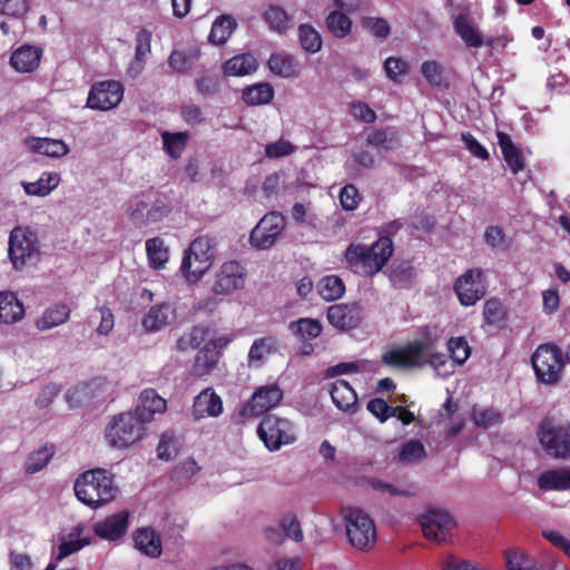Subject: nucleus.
Segmentation results:
<instances>
[{
	"label": "nucleus",
	"instance_id": "obj_1",
	"mask_svg": "<svg viewBox=\"0 0 570 570\" xmlns=\"http://www.w3.org/2000/svg\"><path fill=\"white\" fill-rule=\"evenodd\" d=\"M451 362L444 354L434 352L430 338L416 340L405 346L385 352L381 360L396 368H415L430 364L436 375L446 377L454 371V364L462 365L470 356V347L463 337H451L448 342Z\"/></svg>",
	"mask_w": 570,
	"mask_h": 570
},
{
	"label": "nucleus",
	"instance_id": "obj_2",
	"mask_svg": "<svg viewBox=\"0 0 570 570\" xmlns=\"http://www.w3.org/2000/svg\"><path fill=\"white\" fill-rule=\"evenodd\" d=\"M393 253V243L389 237H381L372 245L351 244L344 258L347 267L355 274L372 276L386 265Z\"/></svg>",
	"mask_w": 570,
	"mask_h": 570
},
{
	"label": "nucleus",
	"instance_id": "obj_3",
	"mask_svg": "<svg viewBox=\"0 0 570 570\" xmlns=\"http://www.w3.org/2000/svg\"><path fill=\"white\" fill-rule=\"evenodd\" d=\"M75 494L86 505L97 509L116 499L118 488L112 475L105 469L81 473L73 485Z\"/></svg>",
	"mask_w": 570,
	"mask_h": 570
},
{
	"label": "nucleus",
	"instance_id": "obj_4",
	"mask_svg": "<svg viewBox=\"0 0 570 570\" xmlns=\"http://www.w3.org/2000/svg\"><path fill=\"white\" fill-rule=\"evenodd\" d=\"M145 425L135 412H122L112 417L106 430V439L111 448H129L144 438Z\"/></svg>",
	"mask_w": 570,
	"mask_h": 570
},
{
	"label": "nucleus",
	"instance_id": "obj_5",
	"mask_svg": "<svg viewBox=\"0 0 570 570\" xmlns=\"http://www.w3.org/2000/svg\"><path fill=\"white\" fill-rule=\"evenodd\" d=\"M40 245L36 232L29 226L13 227L8 239V257L16 271L38 258Z\"/></svg>",
	"mask_w": 570,
	"mask_h": 570
},
{
	"label": "nucleus",
	"instance_id": "obj_6",
	"mask_svg": "<svg viewBox=\"0 0 570 570\" xmlns=\"http://www.w3.org/2000/svg\"><path fill=\"white\" fill-rule=\"evenodd\" d=\"M350 543L358 550L371 549L376 542V528L372 518L358 508L343 510Z\"/></svg>",
	"mask_w": 570,
	"mask_h": 570
},
{
	"label": "nucleus",
	"instance_id": "obj_7",
	"mask_svg": "<svg viewBox=\"0 0 570 570\" xmlns=\"http://www.w3.org/2000/svg\"><path fill=\"white\" fill-rule=\"evenodd\" d=\"M214 258L212 239L208 236L195 238L185 252L181 273L190 282H197L212 266Z\"/></svg>",
	"mask_w": 570,
	"mask_h": 570
},
{
	"label": "nucleus",
	"instance_id": "obj_8",
	"mask_svg": "<svg viewBox=\"0 0 570 570\" xmlns=\"http://www.w3.org/2000/svg\"><path fill=\"white\" fill-rule=\"evenodd\" d=\"M531 363L540 383L554 385L561 380L563 360L561 350L557 345L552 343L539 345L532 354Z\"/></svg>",
	"mask_w": 570,
	"mask_h": 570
},
{
	"label": "nucleus",
	"instance_id": "obj_9",
	"mask_svg": "<svg viewBox=\"0 0 570 570\" xmlns=\"http://www.w3.org/2000/svg\"><path fill=\"white\" fill-rule=\"evenodd\" d=\"M538 439L548 455L570 459V424L546 419L540 423Z\"/></svg>",
	"mask_w": 570,
	"mask_h": 570
},
{
	"label": "nucleus",
	"instance_id": "obj_10",
	"mask_svg": "<svg viewBox=\"0 0 570 570\" xmlns=\"http://www.w3.org/2000/svg\"><path fill=\"white\" fill-rule=\"evenodd\" d=\"M257 433L269 451H277L283 445L292 444L296 440L295 428L287 419L266 415L261 421Z\"/></svg>",
	"mask_w": 570,
	"mask_h": 570
},
{
	"label": "nucleus",
	"instance_id": "obj_11",
	"mask_svg": "<svg viewBox=\"0 0 570 570\" xmlns=\"http://www.w3.org/2000/svg\"><path fill=\"white\" fill-rule=\"evenodd\" d=\"M453 288L462 306H473L487 294L485 273L470 268L456 278Z\"/></svg>",
	"mask_w": 570,
	"mask_h": 570
},
{
	"label": "nucleus",
	"instance_id": "obj_12",
	"mask_svg": "<svg viewBox=\"0 0 570 570\" xmlns=\"http://www.w3.org/2000/svg\"><path fill=\"white\" fill-rule=\"evenodd\" d=\"M283 397V390L277 384L259 386L242 406L240 415L244 417L259 416L276 407Z\"/></svg>",
	"mask_w": 570,
	"mask_h": 570
},
{
	"label": "nucleus",
	"instance_id": "obj_13",
	"mask_svg": "<svg viewBox=\"0 0 570 570\" xmlns=\"http://www.w3.org/2000/svg\"><path fill=\"white\" fill-rule=\"evenodd\" d=\"M285 228V218L276 212L267 213L253 228L249 240L257 249L271 248Z\"/></svg>",
	"mask_w": 570,
	"mask_h": 570
},
{
	"label": "nucleus",
	"instance_id": "obj_14",
	"mask_svg": "<svg viewBox=\"0 0 570 570\" xmlns=\"http://www.w3.org/2000/svg\"><path fill=\"white\" fill-rule=\"evenodd\" d=\"M170 213V207L160 199L149 204L142 198L130 200L127 214L136 227H144L149 224L163 220Z\"/></svg>",
	"mask_w": 570,
	"mask_h": 570
},
{
	"label": "nucleus",
	"instance_id": "obj_15",
	"mask_svg": "<svg viewBox=\"0 0 570 570\" xmlns=\"http://www.w3.org/2000/svg\"><path fill=\"white\" fill-rule=\"evenodd\" d=\"M420 524L426 539L438 543L446 541L448 534L456 525L453 517L441 509H430L420 518Z\"/></svg>",
	"mask_w": 570,
	"mask_h": 570
},
{
	"label": "nucleus",
	"instance_id": "obj_16",
	"mask_svg": "<svg viewBox=\"0 0 570 570\" xmlns=\"http://www.w3.org/2000/svg\"><path fill=\"white\" fill-rule=\"evenodd\" d=\"M122 98L124 87L119 81H101L91 87L86 107L96 110H109L117 107Z\"/></svg>",
	"mask_w": 570,
	"mask_h": 570
},
{
	"label": "nucleus",
	"instance_id": "obj_17",
	"mask_svg": "<svg viewBox=\"0 0 570 570\" xmlns=\"http://www.w3.org/2000/svg\"><path fill=\"white\" fill-rule=\"evenodd\" d=\"M245 268L237 262L224 263L216 274L213 292L218 295H229L245 285Z\"/></svg>",
	"mask_w": 570,
	"mask_h": 570
},
{
	"label": "nucleus",
	"instance_id": "obj_18",
	"mask_svg": "<svg viewBox=\"0 0 570 570\" xmlns=\"http://www.w3.org/2000/svg\"><path fill=\"white\" fill-rule=\"evenodd\" d=\"M130 512L121 510L110 514L94 524V532L102 540L116 542L121 540L128 531Z\"/></svg>",
	"mask_w": 570,
	"mask_h": 570
},
{
	"label": "nucleus",
	"instance_id": "obj_19",
	"mask_svg": "<svg viewBox=\"0 0 570 570\" xmlns=\"http://www.w3.org/2000/svg\"><path fill=\"white\" fill-rule=\"evenodd\" d=\"M223 413V401L212 387L204 389L194 400L193 414L196 419L217 417Z\"/></svg>",
	"mask_w": 570,
	"mask_h": 570
},
{
	"label": "nucleus",
	"instance_id": "obj_20",
	"mask_svg": "<svg viewBox=\"0 0 570 570\" xmlns=\"http://www.w3.org/2000/svg\"><path fill=\"white\" fill-rule=\"evenodd\" d=\"M167 409V402L154 389H146L140 393L139 403L135 413L145 422L154 420L155 414L164 413Z\"/></svg>",
	"mask_w": 570,
	"mask_h": 570
},
{
	"label": "nucleus",
	"instance_id": "obj_21",
	"mask_svg": "<svg viewBox=\"0 0 570 570\" xmlns=\"http://www.w3.org/2000/svg\"><path fill=\"white\" fill-rule=\"evenodd\" d=\"M175 318V309L169 303L153 305L144 315L141 325L146 332H157L168 326Z\"/></svg>",
	"mask_w": 570,
	"mask_h": 570
},
{
	"label": "nucleus",
	"instance_id": "obj_22",
	"mask_svg": "<svg viewBox=\"0 0 570 570\" xmlns=\"http://www.w3.org/2000/svg\"><path fill=\"white\" fill-rule=\"evenodd\" d=\"M24 146L33 153L51 158H60L69 153L68 145L61 139L29 136L24 139Z\"/></svg>",
	"mask_w": 570,
	"mask_h": 570
},
{
	"label": "nucleus",
	"instance_id": "obj_23",
	"mask_svg": "<svg viewBox=\"0 0 570 570\" xmlns=\"http://www.w3.org/2000/svg\"><path fill=\"white\" fill-rule=\"evenodd\" d=\"M24 316V307L18 295L11 291L0 292V323L13 325Z\"/></svg>",
	"mask_w": 570,
	"mask_h": 570
},
{
	"label": "nucleus",
	"instance_id": "obj_24",
	"mask_svg": "<svg viewBox=\"0 0 570 570\" xmlns=\"http://www.w3.org/2000/svg\"><path fill=\"white\" fill-rule=\"evenodd\" d=\"M42 50L39 47L23 45L14 50L10 63L19 72H32L40 63Z\"/></svg>",
	"mask_w": 570,
	"mask_h": 570
},
{
	"label": "nucleus",
	"instance_id": "obj_25",
	"mask_svg": "<svg viewBox=\"0 0 570 570\" xmlns=\"http://www.w3.org/2000/svg\"><path fill=\"white\" fill-rule=\"evenodd\" d=\"M269 71L281 78H295L301 73V65L294 56L285 51L274 52L267 60Z\"/></svg>",
	"mask_w": 570,
	"mask_h": 570
},
{
	"label": "nucleus",
	"instance_id": "obj_26",
	"mask_svg": "<svg viewBox=\"0 0 570 570\" xmlns=\"http://www.w3.org/2000/svg\"><path fill=\"white\" fill-rule=\"evenodd\" d=\"M135 548L150 558L161 556L163 547L160 535L150 527H142L135 531Z\"/></svg>",
	"mask_w": 570,
	"mask_h": 570
},
{
	"label": "nucleus",
	"instance_id": "obj_27",
	"mask_svg": "<svg viewBox=\"0 0 570 570\" xmlns=\"http://www.w3.org/2000/svg\"><path fill=\"white\" fill-rule=\"evenodd\" d=\"M80 534L81 529L77 527L68 535L62 537L61 542L52 548L50 562H56V564L58 566L60 561L76 553L83 547L88 546L89 540L81 539Z\"/></svg>",
	"mask_w": 570,
	"mask_h": 570
},
{
	"label": "nucleus",
	"instance_id": "obj_28",
	"mask_svg": "<svg viewBox=\"0 0 570 570\" xmlns=\"http://www.w3.org/2000/svg\"><path fill=\"white\" fill-rule=\"evenodd\" d=\"M538 487L542 491L570 490V468L547 470L538 476Z\"/></svg>",
	"mask_w": 570,
	"mask_h": 570
},
{
	"label": "nucleus",
	"instance_id": "obj_29",
	"mask_svg": "<svg viewBox=\"0 0 570 570\" xmlns=\"http://www.w3.org/2000/svg\"><path fill=\"white\" fill-rule=\"evenodd\" d=\"M326 316L328 322L337 328H353L360 322L356 307L346 304L330 306Z\"/></svg>",
	"mask_w": 570,
	"mask_h": 570
},
{
	"label": "nucleus",
	"instance_id": "obj_30",
	"mask_svg": "<svg viewBox=\"0 0 570 570\" xmlns=\"http://www.w3.org/2000/svg\"><path fill=\"white\" fill-rule=\"evenodd\" d=\"M276 348V340L273 336H264L256 338L247 355V365L250 368L262 367L268 355Z\"/></svg>",
	"mask_w": 570,
	"mask_h": 570
},
{
	"label": "nucleus",
	"instance_id": "obj_31",
	"mask_svg": "<svg viewBox=\"0 0 570 570\" xmlns=\"http://www.w3.org/2000/svg\"><path fill=\"white\" fill-rule=\"evenodd\" d=\"M498 144L511 171L515 175L525 166L523 154L515 147L511 137L505 132H498Z\"/></svg>",
	"mask_w": 570,
	"mask_h": 570
},
{
	"label": "nucleus",
	"instance_id": "obj_32",
	"mask_svg": "<svg viewBox=\"0 0 570 570\" xmlns=\"http://www.w3.org/2000/svg\"><path fill=\"white\" fill-rule=\"evenodd\" d=\"M71 309L67 304H55L42 313L36 321V326L40 331H47L65 324L70 317Z\"/></svg>",
	"mask_w": 570,
	"mask_h": 570
},
{
	"label": "nucleus",
	"instance_id": "obj_33",
	"mask_svg": "<svg viewBox=\"0 0 570 570\" xmlns=\"http://www.w3.org/2000/svg\"><path fill=\"white\" fill-rule=\"evenodd\" d=\"M331 397L334 404L343 411H348L357 403V395L354 389L345 380H336L331 384Z\"/></svg>",
	"mask_w": 570,
	"mask_h": 570
},
{
	"label": "nucleus",
	"instance_id": "obj_34",
	"mask_svg": "<svg viewBox=\"0 0 570 570\" xmlns=\"http://www.w3.org/2000/svg\"><path fill=\"white\" fill-rule=\"evenodd\" d=\"M151 32L141 29L136 36L135 61L129 66L128 72L131 77H137L144 69L145 60L151 49Z\"/></svg>",
	"mask_w": 570,
	"mask_h": 570
},
{
	"label": "nucleus",
	"instance_id": "obj_35",
	"mask_svg": "<svg viewBox=\"0 0 570 570\" xmlns=\"http://www.w3.org/2000/svg\"><path fill=\"white\" fill-rule=\"evenodd\" d=\"M258 67L256 58L250 53L237 55L223 65L227 76H246L256 71Z\"/></svg>",
	"mask_w": 570,
	"mask_h": 570
},
{
	"label": "nucleus",
	"instance_id": "obj_36",
	"mask_svg": "<svg viewBox=\"0 0 570 570\" xmlns=\"http://www.w3.org/2000/svg\"><path fill=\"white\" fill-rule=\"evenodd\" d=\"M60 176L58 174L45 171L36 181H23L22 187L28 195L45 197L58 186Z\"/></svg>",
	"mask_w": 570,
	"mask_h": 570
},
{
	"label": "nucleus",
	"instance_id": "obj_37",
	"mask_svg": "<svg viewBox=\"0 0 570 570\" xmlns=\"http://www.w3.org/2000/svg\"><path fill=\"white\" fill-rule=\"evenodd\" d=\"M242 98L248 106L265 105L274 98V88L267 82H258L246 87L243 90Z\"/></svg>",
	"mask_w": 570,
	"mask_h": 570
},
{
	"label": "nucleus",
	"instance_id": "obj_38",
	"mask_svg": "<svg viewBox=\"0 0 570 570\" xmlns=\"http://www.w3.org/2000/svg\"><path fill=\"white\" fill-rule=\"evenodd\" d=\"M55 455L53 445H42L30 452L24 461V471L35 474L45 469Z\"/></svg>",
	"mask_w": 570,
	"mask_h": 570
},
{
	"label": "nucleus",
	"instance_id": "obj_39",
	"mask_svg": "<svg viewBox=\"0 0 570 570\" xmlns=\"http://www.w3.org/2000/svg\"><path fill=\"white\" fill-rule=\"evenodd\" d=\"M146 253L149 266L155 269L165 267L168 261L169 252L165 242L160 237H153L146 240Z\"/></svg>",
	"mask_w": 570,
	"mask_h": 570
},
{
	"label": "nucleus",
	"instance_id": "obj_40",
	"mask_svg": "<svg viewBox=\"0 0 570 570\" xmlns=\"http://www.w3.org/2000/svg\"><path fill=\"white\" fill-rule=\"evenodd\" d=\"M317 292L321 297L327 302L336 301L345 293L343 281L336 275H327L322 277L317 285Z\"/></svg>",
	"mask_w": 570,
	"mask_h": 570
},
{
	"label": "nucleus",
	"instance_id": "obj_41",
	"mask_svg": "<svg viewBox=\"0 0 570 570\" xmlns=\"http://www.w3.org/2000/svg\"><path fill=\"white\" fill-rule=\"evenodd\" d=\"M236 21L227 14L218 17L212 26L208 39L215 45H223L230 37L232 32L236 28Z\"/></svg>",
	"mask_w": 570,
	"mask_h": 570
},
{
	"label": "nucleus",
	"instance_id": "obj_42",
	"mask_svg": "<svg viewBox=\"0 0 570 570\" xmlns=\"http://www.w3.org/2000/svg\"><path fill=\"white\" fill-rule=\"evenodd\" d=\"M264 21L272 30L284 33L291 28V18L284 9L278 6H269L263 13Z\"/></svg>",
	"mask_w": 570,
	"mask_h": 570
},
{
	"label": "nucleus",
	"instance_id": "obj_43",
	"mask_svg": "<svg viewBox=\"0 0 570 570\" xmlns=\"http://www.w3.org/2000/svg\"><path fill=\"white\" fill-rule=\"evenodd\" d=\"M455 32L461 37L466 46L479 48L483 41L479 32L465 16H459L454 20Z\"/></svg>",
	"mask_w": 570,
	"mask_h": 570
},
{
	"label": "nucleus",
	"instance_id": "obj_44",
	"mask_svg": "<svg viewBox=\"0 0 570 570\" xmlns=\"http://www.w3.org/2000/svg\"><path fill=\"white\" fill-rule=\"evenodd\" d=\"M289 330L303 341L314 340L320 336L322 325L314 318H299L289 323Z\"/></svg>",
	"mask_w": 570,
	"mask_h": 570
},
{
	"label": "nucleus",
	"instance_id": "obj_45",
	"mask_svg": "<svg viewBox=\"0 0 570 570\" xmlns=\"http://www.w3.org/2000/svg\"><path fill=\"white\" fill-rule=\"evenodd\" d=\"M163 145L165 151L171 158H179L186 148L188 135L186 132H168L161 134Z\"/></svg>",
	"mask_w": 570,
	"mask_h": 570
},
{
	"label": "nucleus",
	"instance_id": "obj_46",
	"mask_svg": "<svg viewBox=\"0 0 570 570\" xmlns=\"http://www.w3.org/2000/svg\"><path fill=\"white\" fill-rule=\"evenodd\" d=\"M326 26L334 37L344 38L351 32L352 21L341 11H332L326 18Z\"/></svg>",
	"mask_w": 570,
	"mask_h": 570
},
{
	"label": "nucleus",
	"instance_id": "obj_47",
	"mask_svg": "<svg viewBox=\"0 0 570 570\" xmlns=\"http://www.w3.org/2000/svg\"><path fill=\"white\" fill-rule=\"evenodd\" d=\"M298 37L302 48L315 53L322 48V38L320 33L311 24H301L298 27Z\"/></svg>",
	"mask_w": 570,
	"mask_h": 570
},
{
	"label": "nucleus",
	"instance_id": "obj_48",
	"mask_svg": "<svg viewBox=\"0 0 570 570\" xmlns=\"http://www.w3.org/2000/svg\"><path fill=\"white\" fill-rule=\"evenodd\" d=\"M179 452V445L176 435L170 432H164L160 435L157 445V456L163 461L173 460Z\"/></svg>",
	"mask_w": 570,
	"mask_h": 570
},
{
	"label": "nucleus",
	"instance_id": "obj_49",
	"mask_svg": "<svg viewBox=\"0 0 570 570\" xmlns=\"http://www.w3.org/2000/svg\"><path fill=\"white\" fill-rule=\"evenodd\" d=\"M473 423L482 429H489L501 422V414L493 409L474 406L471 413Z\"/></svg>",
	"mask_w": 570,
	"mask_h": 570
},
{
	"label": "nucleus",
	"instance_id": "obj_50",
	"mask_svg": "<svg viewBox=\"0 0 570 570\" xmlns=\"http://www.w3.org/2000/svg\"><path fill=\"white\" fill-rule=\"evenodd\" d=\"M426 456L424 445L417 440L405 442L400 451L399 459L403 463L419 462Z\"/></svg>",
	"mask_w": 570,
	"mask_h": 570
},
{
	"label": "nucleus",
	"instance_id": "obj_51",
	"mask_svg": "<svg viewBox=\"0 0 570 570\" xmlns=\"http://www.w3.org/2000/svg\"><path fill=\"white\" fill-rule=\"evenodd\" d=\"M197 59L198 55L196 52L173 51L168 58V65L177 72H187Z\"/></svg>",
	"mask_w": 570,
	"mask_h": 570
},
{
	"label": "nucleus",
	"instance_id": "obj_52",
	"mask_svg": "<svg viewBox=\"0 0 570 570\" xmlns=\"http://www.w3.org/2000/svg\"><path fill=\"white\" fill-rule=\"evenodd\" d=\"M279 525L287 538L301 542L304 538L299 521L293 514H286L281 519Z\"/></svg>",
	"mask_w": 570,
	"mask_h": 570
},
{
	"label": "nucleus",
	"instance_id": "obj_53",
	"mask_svg": "<svg viewBox=\"0 0 570 570\" xmlns=\"http://www.w3.org/2000/svg\"><path fill=\"white\" fill-rule=\"evenodd\" d=\"M362 26L366 29L371 35L377 38H387L390 35V24L383 18L376 17H366L362 20Z\"/></svg>",
	"mask_w": 570,
	"mask_h": 570
},
{
	"label": "nucleus",
	"instance_id": "obj_54",
	"mask_svg": "<svg viewBox=\"0 0 570 570\" xmlns=\"http://www.w3.org/2000/svg\"><path fill=\"white\" fill-rule=\"evenodd\" d=\"M483 317L487 324H494L503 317L502 303L499 298L492 297L483 305Z\"/></svg>",
	"mask_w": 570,
	"mask_h": 570
},
{
	"label": "nucleus",
	"instance_id": "obj_55",
	"mask_svg": "<svg viewBox=\"0 0 570 570\" xmlns=\"http://www.w3.org/2000/svg\"><path fill=\"white\" fill-rule=\"evenodd\" d=\"M295 151V146L288 140L279 139L265 146L266 157L274 159L288 156Z\"/></svg>",
	"mask_w": 570,
	"mask_h": 570
},
{
	"label": "nucleus",
	"instance_id": "obj_56",
	"mask_svg": "<svg viewBox=\"0 0 570 570\" xmlns=\"http://www.w3.org/2000/svg\"><path fill=\"white\" fill-rule=\"evenodd\" d=\"M367 410L381 422H385L389 417L396 415V410L390 406L382 399H373L368 401Z\"/></svg>",
	"mask_w": 570,
	"mask_h": 570
},
{
	"label": "nucleus",
	"instance_id": "obj_57",
	"mask_svg": "<svg viewBox=\"0 0 570 570\" xmlns=\"http://www.w3.org/2000/svg\"><path fill=\"white\" fill-rule=\"evenodd\" d=\"M28 9V0H0V12L7 16L21 18Z\"/></svg>",
	"mask_w": 570,
	"mask_h": 570
},
{
	"label": "nucleus",
	"instance_id": "obj_58",
	"mask_svg": "<svg viewBox=\"0 0 570 570\" xmlns=\"http://www.w3.org/2000/svg\"><path fill=\"white\" fill-rule=\"evenodd\" d=\"M361 200L360 193L354 185H346L340 191V202L345 210H354Z\"/></svg>",
	"mask_w": 570,
	"mask_h": 570
},
{
	"label": "nucleus",
	"instance_id": "obj_59",
	"mask_svg": "<svg viewBox=\"0 0 570 570\" xmlns=\"http://www.w3.org/2000/svg\"><path fill=\"white\" fill-rule=\"evenodd\" d=\"M384 71L391 80L397 82L399 77L407 72V63L401 58L389 57L384 61Z\"/></svg>",
	"mask_w": 570,
	"mask_h": 570
},
{
	"label": "nucleus",
	"instance_id": "obj_60",
	"mask_svg": "<svg viewBox=\"0 0 570 570\" xmlns=\"http://www.w3.org/2000/svg\"><path fill=\"white\" fill-rule=\"evenodd\" d=\"M200 470L193 458H187L174 469V475L178 480H189Z\"/></svg>",
	"mask_w": 570,
	"mask_h": 570
},
{
	"label": "nucleus",
	"instance_id": "obj_61",
	"mask_svg": "<svg viewBox=\"0 0 570 570\" xmlns=\"http://www.w3.org/2000/svg\"><path fill=\"white\" fill-rule=\"evenodd\" d=\"M421 72L430 85L440 86L442 83V68L438 62H423L421 66Z\"/></svg>",
	"mask_w": 570,
	"mask_h": 570
},
{
	"label": "nucleus",
	"instance_id": "obj_62",
	"mask_svg": "<svg viewBox=\"0 0 570 570\" xmlns=\"http://www.w3.org/2000/svg\"><path fill=\"white\" fill-rule=\"evenodd\" d=\"M508 570H530V560L519 551H509L505 554Z\"/></svg>",
	"mask_w": 570,
	"mask_h": 570
},
{
	"label": "nucleus",
	"instance_id": "obj_63",
	"mask_svg": "<svg viewBox=\"0 0 570 570\" xmlns=\"http://www.w3.org/2000/svg\"><path fill=\"white\" fill-rule=\"evenodd\" d=\"M485 243L494 249H503L505 247L504 233L498 226H489L484 232Z\"/></svg>",
	"mask_w": 570,
	"mask_h": 570
},
{
	"label": "nucleus",
	"instance_id": "obj_64",
	"mask_svg": "<svg viewBox=\"0 0 570 570\" xmlns=\"http://www.w3.org/2000/svg\"><path fill=\"white\" fill-rule=\"evenodd\" d=\"M351 114L355 119L362 120L366 124L374 122L376 115L366 104L355 101L351 104Z\"/></svg>",
	"mask_w": 570,
	"mask_h": 570
}]
</instances>
